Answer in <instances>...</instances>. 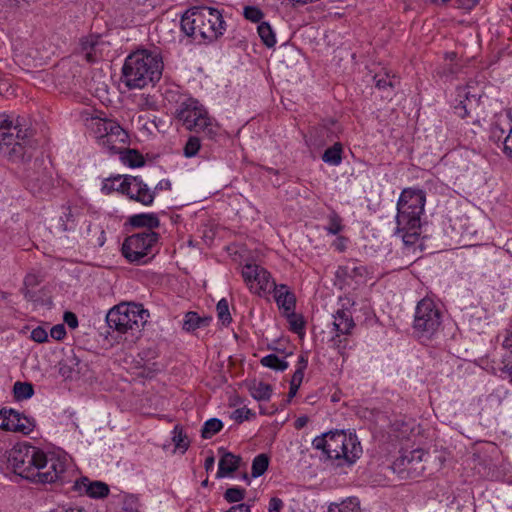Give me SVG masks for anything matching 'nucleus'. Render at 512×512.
<instances>
[{
  "label": "nucleus",
  "mask_w": 512,
  "mask_h": 512,
  "mask_svg": "<svg viewBox=\"0 0 512 512\" xmlns=\"http://www.w3.org/2000/svg\"><path fill=\"white\" fill-rule=\"evenodd\" d=\"M426 194L422 189L405 188L397 201L396 235L406 247L416 245L421 235V217L424 214Z\"/></svg>",
  "instance_id": "nucleus-1"
},
{
  "label": "nucleus",
  "mask_w": 512,
  "mask_h": 512,
  "mask_svg": "<svg viewBox=\"0 0 512 512\" xmlns=\"http://www.w3.org/2000/svg\"><path fill=\"white\" fill-rule=\"evenodd\" d=\"M163 70V61L156 51L140 49L125 59L122 79L129 89H142L158 82Z\"/></svg>",
  "instance_id": "nucleus-2"
},
{
  "label": "nucleus",
  "mask_w": 512,
  "mask_h": 512,
  "mask_svg": "<svg viewBox=\"0 0 512 512\" xmlns=\"http://www.w3.org/2000/svg\"><path fill=\"white\" fill-rule=\"evenodd\" d=\"M181 29L195 41L212 42L223 35L226 25L221 12L212 7H192L181 17Z\"/></svg>",
  "instance_id": "nucleus-3"
},
{
  "label": "nucleus",
  "mask_w": 512,
  "mask_h": 512,
  "mask_svg": "<svg viewBox=\"0 0 512 512\" xmlns=\"http://www.w3.org/2000/svg\"><path fill=\"white\" fill-rule=\"evenodd\" d=\"M175 119L188 131L216 141L221 135V126L211 117L207 109L194 98L180 102L175 110Z\"/></svg>",
  "instance_id": "nucleus-4"
},
{
  "label": "nucleus",
  "mask_w": 512,
  "mask_h": 512,
  "mask_svg": "<svg viewBox=\"0 0 512 512\" xmlns=\"http://www.w3.org/2000/svg\"><path fill=\"white\" fill-rule=\"evenodd\" d=\"M315 449L322 450L330 459L340 465H353L362 454V447L356 435L344 431L329 432L312 441Z\"/></svg>",
  "instance_id": "nucleus-5"
},
{
  "label": "nucleus",
  "mask_w": 512,
  "mask_h": 512,
  "mask_svg": "<svg viewBox=\"0 0 512 512\" xmlns=\"http://www.w3.org/2000/svg\"><path fill=\"white\" fill-rule=\"evenodd\" d=\"M160 250V235L151 230L127 236L121 246L125 260L133 265H145L153 260Z\"/></svg>",
  "instance_id": "nucleus-6"
},
{
  "label": "nucleus",
  "mask_w": 512,
  "mask_h": 512,
  "mask_svg": "<svg viewBox=\"0 0 512 512\" xmlns=\"http://www.w3.org/2000/svg\"><path fill=\"white\" fill-rule=\"evenodd\" d=\"M26 130L19 118L6 112L0 113V154L11 162L23 160L26 153Z\"/></svg>",
  "instance_id": "nucleus-7"
},
{
  "label": "nucleus",
  "mask_w": 512,
  "mask_h": 512,
  "mask_svg": "<svg viewBox=\"0 0 512 512\" xmlns=\"http://www.w3.org/2000/svg\"><path fill=\"white\" fill-rule=\"evenodd\" d=\"M32 466L34 476L31 479L39 483H64L67 480L68 461L54 453H45L40 449H32Z\"/></svg>",
  "instance_id": "nucleus-8"
},
{
  "label": "nucleus",
  "mask_w": 512,
  "mask_h": 512,
  "mask_svg": "<svg viewBox=\"0 0 512 512\" xmlns=\"http://www.w3.org/2000/svg\"><path fill=\"white\" fill-rule=\"evenodd\" d=\"M443 312L432 297L421 299L415 308L413 330L418 338L431 339L440 329Z\"/></svg>",
  "instance_id": "nucleus-9"
},
{
  "label": "nucleus",
  "mask_w": 512,
  "mask_h": 512,
  "mask_svg": "<svg viewBox=\"0 0 512 512\" xmlns=\"http://www.w3.org/2000/svg\"><path fill=\"white\" fill-rule=\"evenodd\" d=\"M146 311L141 305L120 303L109 310L106 321L108 326L118 333L139 331L145 322Z\"/></svg>",
  "instance_id": "nucleus-10"
},
{
  "label": "nucleus",
  "mask_w": 512,
  "mask_h": 512,
  "mask_svg": "<svg viewBox=\"0 0 512 512\" xmlns=\"http://www.w3.org/2000/svg\"><path fill=\"white\" fill-rule=\"evenodd\" d=\"M241 276L250 293L259 297L270 295L276 283L272 274L266 268L255 263L243 265Z\"/></svg>",
  "instance_id": "nucleus-11"
},
{
  "label": "nucleus",
  "mask_w": 512,
  "mask_h": 512,
  "mask_svg": "<svg viewBox=\"0 0 512 512\" xmlns=\"http://www.w3.org/2000/svg\"><path fill=\"white\" fill-rule=\"evenodd\" d=\"M483 86L476 80H469L465 85L456 88L454 112L460 118L470 115L473 108L479 105L483 96Z\"/></svg>",
  "instance_id": "nucleus-12"
},
{
  "label": "nucleus",
  "mask_w": 512,
  "mask_h": 512,
  "mask_svg": "<svg viewBox=\"0 0 512 512\" xmlns=\"http://www.w3.org/2000/svg\"><path fill=\"white\" fill-rule=\"evenodd\" d=\"M119 187L124 190V195L129 199L144 206H150L154 201V191L140 177L125 175Z\"/></svg>",
  "instance_id": "nucleus-13"
},
{
  "label": "nucleus",
  "mask_w": 512,
  "mask_h": 512,
  "mask_svg": "<svg viewBox=\"0 0 512 512\" xmlns=\"http://www.w3.org/2000/svg\"><path fill=\"white\" fill-rule=\"evenodd\" d=\"M35 423L30 418L20 414L14 409L3 408L0 410V429L9 432L30 434Z\"/></svg>",
  "instance_id": "nucleus-14"
},
{
  "label": "nucleus",
  "mask_w": 512,
  "mask_h": 512,
  "mask_svg": "<svg viewBox=\"0 0 512 512\" xmlns=\"http://www.w3.org/2000/svg\"><path fill=\"white\" fill-rule=\"evenodd\" d=\"M32 449H37L32 446H17L14 447L9 455V462L13 466L14 470L27 479H31L34 476V466H32Z\"/></svg>",
  "instance_id": "nucleus-15"
},
{
  "label": "nucleus",
  "mask_w": 512,
  "mask_h": 512,
  "mask_svg": "<svg viewBox=\"0 0 512 512\" xmlns=\"http://www.w3.org/2000/svg\"><path fill=\"white\" fill-rule=\"evenodd\" d=\"M274 300L280 310L285 315H290L295 311L296 297L286 284H274L272 289Z\"/></svg>",
  "instance_id": "nucleus-16"
},
{
  "label": "nucleus",
  "mask_w": 512,
  "mask_h": 512,
  "mask_svg": "<svg viewBox=\"0 0 512 512\" xmlns=\"http://www.w3.org/2000/svg\"><path fill=\"white\" fill-rule=\"evenodd\" d=\"M129 142V136L127 132L116 122L113 128H110V133L101 147L109 151L110 153L118 154L121 152Z\"/></svg>",
  "instance_id": "nucleus-17"
},
{
  "label": "nucleus",
  "mask_w": 512,
  "mask_h": 512,
  "mask_svg": "<svg viewBox=\"0 0 512 512\" xmlns=\"http://www.w3.org/2000/svg\"><path fill=\"white\" fill-rule=\"evenodd\" d=\"M73 489L79 493H85L92 498H104L108 496L110 491L106 483L101 481L90 482L86 477L76 480Z\"/></svg>",
  "instance_id": "nucleus-18"
},
{
  "label": "nucleus",
  "mask_w": 512,
  "mask_h": 512,
  "mask_svg": "<svg viewBox=\"0 0 512 512\" xmlns=\"http://www.w3.org/2000/svg\"><path fill=\"white\" fill-rule=\"evenodd\" d=\"M426 452L423 449H414L412 451H404L394 462L393 467L398 472L416 470L415 465L423 461Z\"/></svg>",
  "instance_id": "nucleus-19"
},
{
  "label": "nucleus",
  "mask_w": 512,
  "mask_h": 512,
  "mask_svg": "<svg viewBox=\"0 0 512 512\" xmlns=\"http://www.w3.org/2000/svg\"><path fill=\"white\" fill-rule=\"evenodd\" d=\"M115 124L116 121L114 120L92 117L87 122V128L90 135L94 137L97 143L101 146L104 139L108 137L110 128L112 129Z\"/></svg>",
  "instance_id": "nucleus-20"
},
{
  "label": "nucleus",
  "mask_w": 512,
  "mask_h": 512,
  "mask_svg": "<svg viewBox=\"0 0 512 512\" xmlns=\"http://www.w3.org/2000/svg\"><path fill=\"white\" fill-rule=\"evenodd\" d=\"M338 273L350 278L357 284H364L371 278L370 269L362 264L352 262L339 268Z\"/></svg>",
  "instance_id": "nucleus-21"
},
{
  "label": "nucleus",
  "mask_w": 512,
  "mask_h": 512,
  "mask_svg": "<svg viewBox=\"0 0 512 512\" xmlns=\"http://www.w3.org/2000/svg\"><path fill=\"white\" fill-rule=\"evenodd\" d=\"M98 43V36H84L80 39L78 53L81 54L88 63H95L100 59V55L96 51Z\"/></svg>",
  "instance_id": "nucleus-22"
},
{
  "label": "nucleus",
  "mask_w": 512,
  "mask_h": 512,
  "mask_svg": "<svg viewBox=\"0 0 512 512\" xmlns=\"http://www.w3.org/2000/svg\"><path fill=\"white\" fill-rule=\"evenodd\" d=\"M333 325L337 337L350 334L355 326L351 312L346 309L338 310L334 315Z\"/></svg>",
  "instance_id": "nucleus-23"
},
{
  "label": "nucleus",
  "mask_w": 512,
  "mask_h": 512,
  "mask_svg": "<svg viewBox=\"0 0 512 512\" xmlns=\"http://www.w3.org/2000/svg\"><path fill=\"white\" fill-rule=\"evenodd\" d=\"M241 463V457L231 452H225L219 460L217 477H225L236 471Z\"/></svg>",
  "instance_id": "nucleus-24"
},
{
  "label": "nucleus",
  "mask_w": 512,
  "mask_h": 512,
  "mask_svg": "<svg viewBox=\"0 0 512 512\" xmlns=\"http://www.w3.org/2000/svg\"><path fill=\"white\" fill-rule=\"evenodd\" d=\"M129 223L136 228H146V230L154 231L160 226V220L155 214L142 213L135 214L130 217Z\"/></svg>",
  "instance_id": "nucleus-25"
},
{
  "label": "nucleus",
  "mask_w": 512,
  "mask_h": 512,
  "mask_svg": "<svg viewBox=\"0 0 512 512\" xmlns=\"http://www.w3.org/2000/svg\"><path fill=\"white\" fill-rule=\"evenodd\" d=\"M210 321V317H201L198 313L190 311L184 316L183 330L187 332H194L196 329L208 326Z\"/></svg>",
  "instance_id": "nucleus-26"
},
{
  "label": "nucleus",
  "mask_w": 512,
  "mask_h": 512,
  "mask_svg": "<svg viewBox=\"0 0 512 512\" xmlns=\"http://www.w3.org/2000/svg\"><path fill=\"white\" fill-rule=\"evenodd\" d=\"M118 154H120L121 161L124 164L128 165L129 167H132V168L141 167L145 163V160H144L142 154L139 153L135 149H129V148L125 147Z\"/></svg>",
  "instance_id": "nucleus-27"
},
{
  "label": "nucleus",
  "mask_w": 512,
  "mask_h": 512,
  "mask_svg": "<svg viewBox=\"0 0 512 512\" xmlns=\"http://www.w3.org/2000/svg\"><path fill=\"white\" fill-rule=\"evenodd\" d=\"M342 154L343 146L340 142H336L324 151L322 160L327 164L338 166L342 162Z\"/></svg>",
  "instance_id": "nucleus-28"
},
{
  "label": "nucleus",
  "mask_w": 512,
  "mask_h": 512,
  "mask_svg": "<svg viewBox=\"0 0 512 512\" xmlns=\"http://www.w3.org/2000/svg\"><path fill=\"white\" fill-rule=\"evenodd\" d=\"M34 394V388L31 383L28 382H15L13 386V395L15 400L23 401L31 398Z\"/></svg>",
  "instance_id": "nucleus-29"
},
{
  "label": "nucleus",
  "mask_w": 512,
  "mask_h": 512,
  "mask_svg": "<svg viewBox=\"0 0 512 512\" xmlns=\"http://www.w3.org/2000/svg\"><path fill=\"white\" fill-rule=\"evenodd\" d=\"M260 363L262 366L275 371H285L289 367L288 362L279 358L276 354H269L264 356L260 360Z\"/></svg>",
  "instance_id": "nucleus-30"
},
{
  "label": "nucleus",
  "mask_w": 512,
  "mask_h": 512,
  "mask_svg": "<svg viewBox=\"0 0 512 512\" xmlns=\"http://www.w3.org/2000/svg\"><path fill=\"white\" fill-rule=\"evenodd\" d=\"M328 512H361L360 502L357 498H348L340 504L331 505Z\"/></svg>",
  "instance_id": "nucleus-31"
},
{
  "label": "nucleus",
  "mask_w": 512,
  "mask_h": 512,
  "mask_svg": "<svg viewBox=\"0 0 512 512\" xmlns=\"http://www.w3.org/2000/svg\"><path fill=\"white\" fill-rule=\"evenodd\" d=\"M79 361L76 357L67 358L60 362L59 373L65 379H72L78 371L75 369Z\"/></svg>",
  "instance_id": "nucleus-32"
},
{
  "label": "nucleus",
  "mask_w": 512,
  "mask_h": 512,
  "mask_svg": "<svg viewBox=\"0 0 512 512\" xmlns=\"http://www.w3.org/2000/svg\"><path fill=\"white\" fill-rule=\"evenodd\" d=\"M258 35L267 47H273L276 44V37L272 27L267 22H261L257 28Z\"/></svg>",
  "instance_id": "nucleus-33"
},
{
  "label": "nucleus",
  "mask_w": 512,
  "mask_h": 512,
  "mask_svg": "<svg viewBox=\"0 0 512 512\" xmlns=\"http://www.w3.org/2000/svg\"><path fill=\"white\" fill-rule=\"evenodd\" d=\"M172 441L175 448L180 449L183 453L189 448L190 441L184 429L180 425H176L173 429Z\"/></svg>",
  "instance_id": "nucleus-34"
},
{
  "label": "nucleus",
  "mask_w": 512,
  "mask_h": 512,
  "mask_svg": "<svg viewBox=\"0 0 512 512\" xmlns=\"http://www.w3.org/2000/svg\"><path fill=\"white\" fill-rule=\"evenodd\" d=\"M222 428L223 423L221 420L217 418H211L204 423L201 429V436L204 439H210L218 432H220Z\"/></svg>",
  "instance_id": "nucleus-35"
},
{
  "label": "nucleus",
  "mask_w": 512,
  "mask_h": 512,
  "mask_svg": "<svg viewBox=\"0 0 512 512\" xmlns=\"http://www.w3.org/2000/svg\"><path fill=\"white\" fill-rule=\"evenodd\" d=\"M344 229L343 220L341 216L333 211L328 216V225L325 227V230L328 234L338 235Z\"/></svg>",
  "instance_id": "nucleus-36"
},
{
  "label": "nucleus",
  "mask_w": 512,
  "mask_h": 512,
  "mask_svg": "<svg viewBox=\"0 0 512 512\" xmlns=\"http://www.w3.org/2000/svg\"><path fill=\"white\" fill-rule=\"evenodd\" d=\"M269 466V457L266 454L257 455L252 462V476L259 477L263 475Z\"/></svg>",
  "instance_id": "nucleus-37"
},
{
  "label": "nucleus",
  "mask_w": 512,
  "mask_h": 512,
  "mask_svg": "<svg viewBox=\"0 0 512 512\" xmlns=\"http://www.w3.org/2000/svg\"><path fill=\"white\" fill-rule=\"evenodd\" d=\"M308 365V357L306 354H301L298 359L297 368L292 376V386L301 385L304 378V371Z\"/></svg>",
  "instance_id": "nucleus-38"
},
{
  "label": "nucleus",
  "mask_w": 512,
  "mask_h": 512,
  "mask_svg": "<svg viewBox=\"0 0 512 512\" xmlns=\"http://www.w3.org/2000/svg\"><path fill=\"white\" fill-rule=\"evenodd\" d=\"M125 176L116 175L114 177L107 178L103 181L102 191L105 194H111L112 192H119L124 195V190L119 187V184L123 181Z\"/></svg>",
  "instance_id": "nucleus-39"
},
{
  "label": "nucleus",
  "mask_w": 512,
  "mask_h": 512,
  "mask_svg": "<svg viewBox=\"0 0 512 512\" xmlns=\"http://www.w3.org/2000/svg\"><path fill=\"white\" fill-rule=\"evenodd\" d=\"M271 394V386L263 382H259L251 388V396L256 400H269Z\"/></svg>",
  "instance_id": "nucleus-40"
},
{
  "label": "nucleus",
  "mask_w": 512,
  "mask_h": 512,
  "mask_svg": "<svg viewBox=\"0 0 512 512\" xmlns=\"http://www.w3.org/2000/svg\"><path fill=\"white\" fill-rule=\"evenodd\" d=\"M216 312L219 321H221L223 325L227 326L231 323L232 317L229 311L228 301L225 298L217 303Z\"/></svg>",
  "instance_id": "nucleus-41"
},
{
  "label": "nucleus",
  "mask_w": 512,
  "mask_h": 512,
  "mask_svg": "<svg viewBox=\"0 0 512 512\" xmlns=\"http://www.w3.org/2000/svg\"><path fill=\"white\" fill-rule=\"evenodd\" d=\"M246 495V491L240 487L228 488L224 493V499L229 503L241 502Z\"/></svg>",
  "instance_id": "nucleus-42"
},
{
  "label": "nucleus",
  "mask_w": 512,
  "mask_h": 512,
  "mask_svg": "<svg viewBox=\"0 0 512 512\" xmlns=\"http://www.w3.org/2000/svg\"><path fill=\"white\" fill-rule=\"evenodd\" d=\"M201 148L200 138L197 136H190L184 146V155L186 157H194Z\"/></svg>",
  "instance_id": "nucleus-43"
},
{
  "label": "nucleus",
  "mask_w": 512,
  "mask_h": 512,
  "mask_svg": "<svg viewBox=\"0 0 512 512\" xmlns=\"http://www.w3.org/2000/svg\"><path fill=\"white\" fill-rule=\"evenodd\" d=\"M243 15H244L245 19H247L251 22H254V23L260 22L264 16L261 9L256 6L244 7Z\"/></svg>",
  "instance_id": "nucleus-44"
},
{
  "label": "nucleus",
  "mask_w": 512,
  "mask_h": 512,
  "mask_svg": "<svg viewBox=\"0 0 512 512\" xmlns=\"http://www.w3.org/2000/svg\"><path fill=\"white\" fill-rule=\"evenodd\" d=\"M255 413L246 407L238 408L236 409L232 415L231 418L236 421L237 423H242L245 420H249L250 418L254 417Z\"/></svg>",
  "instance_id": "nucleus-45"
},
{
  "label": "nucleus",
  "mask_w": 512,
  "mask_h": 512,
  "mask_svg": "<svg viewBox=\"0 0 512 512\" xmlns=\"http://www.w3.org/2000/svg\"><path fill=\"white\" fill-rule=\"evenodd\" d=\"M287 316L289 317L290 330L297 334H303L305 325L302 318L297 317L294 312Z\"/></svg>",
  "instance_id": "nucleus-46"
},
{
  "label": "nucleus",
  "mask_w": 512,
  "mask_h": 512,
  "mask_svg": "<svg viewBox=\"0 0 512 512\" xmlns=\"http://www.w3.org/2000/svg\"><path fill=\"white\" fill-rule=\"evenodd\" d=\"M29 45V42L27 40H16L14 43H13V52L15 54L16 57H22V56H28V57H31L33 58L34 56L32 55L31 52H26V48L27 46Z\"/></svg>",
  "instance_id": "nucleus-47"
},
{
  "label": "nucleus",
  "mask_w": 512,
  "mask_h": 512,
  "mask_svg": "<svg viewBox=\"0 0 512 512\" xmlns=\"http://www.w3.org/2000/svg\"><path fill=\"white\" fill-rule=\"evenodd\" d=\"M374 79L375 85L378 89H385L387 87L393 88L395 85V76L390 77L387 73L385 76L376 75Z\"/></svg>",
  "instance_id": "nucleus-48"
},
{
  "label": "nucleus",
  "mask_w": 512,
  "mask_h": 512,
  "mask_svg": "<svg viewBox=\"0 0 512 512\" xmlns=\"http://www.w3.org/2000/svg\"><path fill=\"white\" fill-rule=\"evenodd\" d=\"M30 338L37 343H45L48 341V333L43 327L38 326L31 331Z\"/></svg>",
  "instance_id": "nucleus-49"
},
{
  "label": "nucleus",
  "mask_w": 512,
  "mask_h": 512,
  "mask_svg": "<svg viewBox=\"0 0 512 512\" xmlns=\"http://www.w3.org/2000/svg\"><path fill=\"white\" fill-rule=\"evenodd\" d=\"M50 336L57 341L63 340L66 336L65 326L63 324L53 326L50 330Z\"/></svg>",
  "instance_id": "nucleus-50"
},
{
  "label": "nucleus",
  "mask_w": 512,
  "mask_h": 512,
  "mask_svg": "<svg viewBox=\"0 0 512 512\" xmlns=\"http://www.w3.org/2000/svg\"><path fill=\"white\" fill-rule=\"evenodd\" d=\"M64 322L72 329L78 327V319L73 312L67 311L64 313Z\"/></svg>",
  "instance_id": "nucleus-51"
},
{
  "label": "nucleus",
  "mask_w": 512,
  "mask_h": 512,
  "mask_svg": "<svg viewBox=\"0 0 512 512\" xmlns=\"http://www.w3.org/2000/svg\"><path fill=\"white\" fill-rule=\"evenodd\" d=\"M283 501L280 498L272 497L269 501L268 511L269 512H280L283 508Z\"/></svg>",
  "instance_id": "nucleus-52"
},
{
  "label": "nucleus",
  "mask_w": 512,
  "mask_h": 512,
  "mask_svg": "<svg viewBox=\"0 0 512 512\" xmlns=\"http://www.w3.org/2000/svg\"><path fill=\"white\" fill-rule=\"evenodd\" d=\"M503 151L507 156L512 157V128L504 139Z\"/></svg>",
  "instance_id": "nucleus-53"
},
{
  "label": "nucleus",
  "mask_w": 512,
  "mask_h": 512,
  "mask_svg": "<svg viewBox=\"0 0 512 512\" xmlns=\"http://www.w3.org/2000/svg\"><path fill=\"white\" fill-rule=\"evenodd\" d=\"M346 242L347 238L343 236H339L332 244V246L339 252H344L346 250Z\"/></svg>",
  "instance_id": "nucleus-54"
},
{
  "label": "nucleus",
  "mask_w": 512,
  "mask_h": 512,
  "mask_svg": "<svg viewBox=\"0 0 512 512\" xmlns=\"http://www.w3.org/2000/svg\"><path fill=\"white\" fill-rule=\"evenodd\" d=\"M308 422H309L308 416H306V415L300 416L294 421V428L296 430H301L308 424Z\"/></svg>",
  "instance_id": "nucleus-55"
},
{
  "label": "nucleus",
  "mask_w": 512,
  "mask_h": 512,
  "mask_svg": "<svg viewBox=\"0 0 512 512\" xmlns=\"http://www.w3.org/2000/svg\"><path fill=\"white\" fill-rule=\"evenodd\" d=\"M480 0H457L459 6L463 9L470 10L474 8Z\"/></svg>",
  "instance_id": "nucleus-56"
},
{
  "label": "nucleus",
  "mask_w": 512,
  "mask_h": 512,
  "mask_svg": "<svg viewBox=\"0 0 512 512\" xmlns=\"http://www.w3.org/2000/svg\"><path fill=\"white\" fill-rule=\"evenodd\" d=\"M226 512H250V507L244 503H240L230 507Z\"/></svg>",
  "instance_id": "nucleus-57"
},
{
  "label": "nucleus",
  "mask_w": 512,
  "mask_h": 512,
  "mask_svg": "<svg viewBox=\"0 0 512 512\" xmlns=\"http://www.w3.org/2000/svg\"><path fill=\"white\" fill-rule=\"evenodd\" d=\"M501 372H502V374H504V377L507 378L509 380V382L512 384V365L505 364L501 368Z\"/></svg>",
  "instance_id": "nucleus-58"
},
{
  "label": "nucleus",
  "mask_w": 512,
  "mask_h": 512,
  "mask_svg": "<svg viewBox=\"0 0 512 512\" xmlns=\"http://www.w3.org/2000/svg\"><path fill=\"white\" fill-rule=\"evenodd\" d=\"M75 220V215L73 213V210L70 206L66 207L65 208V212H64V220L66 223H69V222H74Z\"/></svg>",
  "instance_id": "nucleus-59"
},
{
  "label": "nucleus",
  "mask_w": 512,
  "mask_h": 512,
  "mask_svg": "<svg viewBox=\"0 0 512 512\" xmlns=\"http://www.w3.org/2000/svg\"><path fill=\"white\" fill-rule=\"evenodd\" d=\"M503 348L512 354V330L503 341Z\"/></svg>",
  "instance_id": "nucleus-60"
},
{
  "label": "nucleus",
  "mask_w": 512,
  "mask_h": 512,
  "mask_svg": "<svg viewBox=\"0 0 512 512\" xmlns=\"http://www.w3.org/2000/svg\"><path fill=\"white\" fill-rule=\"evenodd\" d=\"M50 512H82V510L73 507L59 506Z\"/></svg>",
  "instance_id": "nucleus-61"
},
{
  "label": "nucleus",
  "mask_w": 512,
  "mask_h": 512,
  "mask_svg": "<svg viewBox=\"0 0 512 512\" xmlns=\"http://www.w3.org/2000/svg\"><path fill=\"white\" fill-rule=\"evenodd\" d=\"M215 459L213 456H209L205 459L204 467L207 471L212 470L214 467Z\"/></svg>",
  "instance_id": "nucleus-62"
},
{
  "label": "nucleus",
  "mask_w": 512,
  "mask_h": 512,
  "mask_svg": "<svg viewBox=\"0 0 512 512\" xmlns=\"http://www.w3.org/2000/svg\"><path fill=\"white\" fill-rule=\"evenodd\" d=\"M25 285H34L36 283V277L34 275H27L24 279Z\"/></svg>",
  "instance_id": "nucleus-63"
},
{
  "label": "nucleus",
  "mask_w": 512,
  "mask_h": 512,
  "mask_svg": "<svg viewBox=\"0 0 512 512\" xmlns=\"http://www.w3.org/2000/svg\"><path fill=\"white\" fill-rule=\"evenodd\" d=\"M11 5L20 7L23 3L28 4L29 0H7Z\"/></svg>",
  "instance_id": "nucleus-64"
}]
</instances>
